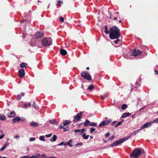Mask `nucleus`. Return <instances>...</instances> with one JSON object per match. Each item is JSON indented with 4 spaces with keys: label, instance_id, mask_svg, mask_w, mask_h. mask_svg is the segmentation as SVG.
<instances>
[{
    "label": "nucleus",
    "instance_id": "nucleus-1",
    "mask_svg": "<svg viewBox=\"0 0 158 158\" xmlns=\"http://www.w3.org/2000/svg\"><path fill=\"white\" fill-rule=\"evenodd\" d=\"M120 36V31L115 26H114L110 29L109 37L111 39H118Z\"/></svg>",
    "mask_w": 158,
    "mask_h": 158
},
{
    "label": "nucleus",
    "instance_id": "nucleus-2",
    "mask_svg": "<svg viewBox=\"0 0 158 158\" xmlns=\"http://www.w3.org/2000/svg\"><path fill=\"white\" fill-rule=\"evenodd\" d=\"M143 150L140 148H136L133 151L132 153L130 154L131 157L133 156L134 158H137L143 152Z\"/></svg>",
    "mask_w": 158,
    "mask_h": 158
},
{
    "label": "nucleus",
    "instance_id": "nucleus-3",
    "mask_svg": "<svg viewBox=\"0 0 158 158\" xmlns=\"http://www.w3.org/2000/svg\"><path fill=\"white\" fill-rule=\"evenodd\" d=\"M131 135H130L127 137H126L124 138L121 139L119 140H117L116 141L114 142L112 144L110 145L111 147L113 146H116L119 144H120L122 143L124 141L127 140L128 139H129Z\"/></svg>",
    "mask_w": 158,
    "mask_h": 158
},
{
    "label": "nucleus",
    "instance_id": "nucleus-4",
    "mask_svg": "<svg viewBox=\"0 0 158 158\" xmlns=\"http://www.w3.org/2000/svg\"><path fill=\"white\" fill-rule=\"evenodd\" d=\"M42 42L43 45L49 46L52 44V40L50 38H47L43 39Z\"/></svg>",
    "mask_w": 158,
    "mask_h": 158
},
{
    "label": "nucleus",
    "instance_id": "nucleus-5",
    "mask_svg": "<svg viewBox=\"0 0 158 158\" xmlns=\"http://www.w3.org/2000/svg\"><path fill=\"white\" fill-rule=\"evenodd\" d=\"M81 76L85 79L89 80H91V77L88 72H82L81 73Z\"/></svg>",
    "mask_w": 158,
    "mask_h": 158
},
{
    "label": "nucleus",
    "instance_id": "nucleus-6",
    "mask_svg": "<svg viewBox=\"0 0 158 158\" xmlns=\"http://www.w3.org/2000/svg\"><path fill=\"white\" fill-rule=\"evenodd\" d=\"M112 121V120L110 119H109L108 120H104L103 121L100 123L99 124V127H102L103 126H106L108 124L110 123Z\"/></svg>",
    "mask_w": 158,
    "mask_h": 158
},
{
    "label": "nucleus",
    "instance_id": "nucleus-7",
    "mask_svg": "<svg viewBox=\"0 0 158 158\" xmlns=\"http://www.w3.org/2000/svg\"><path fill=\"white\" fill-rule=\"evenodd\" d=\"M141 53L142 52L139 51V49H135L131 55H133L134 56H139L141 54Z\"/></svg>",
    "mask_w": 158,
    "mask_h": 158
},
{
    "label": "nucleus",
    "instance_id": "nucleus-8",
    "mask_svg": "<svg viewBox=\"0 0 158 158\" xmlns=\"http://www.w3.org/2000/svg\"><path fill=\"white\" fill-rule=\"evenodd\" d=\"M82 115V113L81 112H80V113L77 114L75 116L73 120V121L76 122H78L81 118Z\"/></svg>",
    "mask_w": 158,
    "mask_h": 158
},
{
    "label": "nucleus",
    "instance_id": "nucleus-9",
    "mask_svg": "<svg viewBox=\"0 0 158 158\" xmlns=\"http://www.w3.org/2000/svg\"><path fill=\"white\" fill-rule=\"evenodd\" d=\"M18 73L19 77L21 78H23L25 76V71L24 69H21L19 70Z\"/></svg>",
    "mask_w": 158,
    "mask_h": 158
},
{
    "label": "nucleus",
    "instance_id": "nucleus-10",
    "mask_svg": "<svg viewBox=\"0 0 158 158\" xmlns=\"http://www.w3.org/2000/svg\"><path fill=\"white\" fill-rule=\"evenodd\" d=\"M44 35V32H43L39 31L37 32L35 35V37L38 39Z\"/></svg>",
    "mask_w": 158,
    "mask_h": 158
},
{
    "label": "nucleus",
    "instance_id": "nucleus-11",
    "mask_svg": "<svg viewBox=\"0 0 158 158\" xmlns=\"http://www.w3.org/2000/svg\"><path fill=\"white\" fill-rule=\"evenodd\" d=\"M152 123L151 122H148L146 123H145L144 125H143V126H142L140 128V129H143L144 128H147L150 127L151 124Z\"/></svg>",
    "mask_w": 158,
    "mask_h": 158
},
{
    "label": "nucleus",
    "instance_id": "nucleus-12",
    "mask_svg": "<svg viewBox=\"0 0 158 158\" xmlns=\"http://www.w3.org/2000/svg\"><path fill=\"white\" fill-rule=\"evenodd\" d=\"M40 156L39 154H37L35 155H33L31 156H24L21 157V158H38Z\"/></svg>",
    "mask_w": 158,
    "mask_h": 158
},
{
    "label": "nucleus",
    "instance_id": "nucleus-13",
    "mask_svg": "<svg viewBox=\"0 0 158 158\" xmlns=\"http://www.w3.org/2000/svg\"><path fill=\"white\" fill-rule=\"evenodd\" d=\"M21 119L18 116H17L16 117H15L13 119H12V122L14 123H15L17 121H20Z\"/></svg>",
    "mask_w": 158,
    "mask_h": 158
},
{
    "label": "nucleus",
    "instance_id": "nucleus-14",
    "mask_svg": "<svg viewBox=\"0 0 158 158\" xmlns=\"http://www.w3.org/2000/svg\"><path fill=\"white\" fill-rule=\"evenodd\" d=\"M15 115V113L14 111H12L10 113H9L8 114V116L9 117H13Z\"/></svg>",
    "mask_w": 158,
    "mask_h": 158
},
{
    "label": "nucleus",
    "instance_id": "nucleus-15",
    "mask_svg": "<svg viewBox=\"0 0 158 158\" xmlns=\"http://www.w3.org/2000/svg\"><path fill=\"white\" fill-rule=\"evenodd\" d=\"M30 125L31 126L33 127H38V123L34 122H32L30 123Z\"/></svg>",
    "mask_w": 158,
    "mask_h": 158
},
{
    "label": "nucleus",
    "instance_id": "nucleus-16",
    "mask_svg": "<svg viewBox=\"0 0 158 158\" xmlns=\"http://www.w3.org/2000/svg\"><path fill=\"white\" fill-rule=\"evenodd\" d=\"M9 144V143H8L4 144L2 147L0 149V150L1 151H3L5 148H6Z\"/></svg>",
    "mask_w": 158,
    "mask_h": 158
},
{
    "label": "nucleus",
    "instance_id": "nucleus-17",
    "mask_svg": "<svg viewBox=\"0 0 158 158\" xmlns=\"http://www.w3.org/2000/svg\"><path fill=\"white\" fill-rule=\"evenodd\" d=\"M60 52L61 54L63 56H64L67 54V51L64 49H62L60 50Z\"/></svg>",
    "mask_w": 158,
    "mask_h": 158
},
{
    "label": "nucleus",
    "instance_id": "nucleus-18",
    "mask_svg": "<svg viewBox=\"0 0 158 158\" xmlns=\"http://www.w3.org/2000/svg\"><path fill=\"white\" fill-rule=\"evenodd\" d=\"M57 136L56 135H54L51 138L50 141L52 142H53L56 141Z\"/></svg>",
    "mask_w": 158,
    "mask_h": 158
},
{
    "label": "nucleus",
    "instance_id": "nucleus-19",
    "mask_svg": "<svg viewBox=\"0 0 158 158\" xmlns=\"http://www.w3.org/2000/svg\"><path fill=\"white\" fill-rule=\"evenodd\" d=\"M130 115L131 114L129 113L128 112L124 113L122 115L121 117L125 118L128 116H130Z\"/></svg>",
    "mask_w": 158,
    "mask_h": 158
},
{
    "label": "nucleus",
    "instance_id": "nucleus-20",
    "mask_svg": "<svg viewBox=\"0 0 158 158\" xmlns=\"http://www.w3.org/2000/svg\"><path fill=\"white\" fill-rule=\"evenodd\" d=\"M25 94L24 93H22L20 95H18L16 96L17 99L18 100H20L21 98V96H24Z\"/></svg>",
    "mask_w": 158,
    "mask_h": 158
},
{
    "label": "nucleus",
    "instance_id": "nucleus-21",
    "mask_svg": "<svg viewBox=\"0 0 158 158\" xmlns=\"http://www.w3.org/2000/svg\"><path fill=\"white\" fill-rule=\"evenodd\" d=\"M82 136L84 139H86L89 138V135H86V133H84L82 134Z\"/></svg>",
    "mask_w": 158,
    "mask_h": 158
},
{
    "label": "nucleus",
    "instance_id": "nucleus-22",
    "mask_svg": "<svg viewBox=\"0 0 158 158\" xmlns=\"http://www.w3.org/2000/svg\"><path fill=\"white\" fill-rule=\"evenodd\" d=\"M94 89V86L93 85H89L88 88V89L90 91H91Z\"/></svg>",
    "mask_w": 158,
    "mask_h": 158
},
{
    "label": "nucleus",
    "instance_id": "nucleus-23",
    "mask_svg": "<svg viewBox=\"0 0 158 158\" xmlns=\"http://www.w3.org/2000/svg\"><path fill=\"white\" fill-rule=\"evenodd\" d=\"M72 141L71 140H69L68 142H67L66 144H65L64 145H68L70 147H72V145L71 144V143L72 142Z\"/></svg>",
    "mask_w": 158,
    "mask_h": 158
},
{
    "label": "nucleus",
    "instance_id": "nucleus-24",
    "mask_svg": "<svg viewBox=\"0 0 158 158\" xmlns=\"http://www.w3.org/2000/svg\"><path fill=\"white\" fill-rule=\"evenodd\" d=\"M70 123V121L68 120H66L64 122L63 125L64 126H66Z\"/></svg>",
    "mask_w": 158,
    "mask_h": 158
},
{
    "label": "nucleus",
    "instance_id": "nucleus-25",
    "mask_svg": "<svg viewBox=\"0 0 158 158\" xmlns=\"http://www.w3.org/2000/svg\"><path fill=\"white\" fill-rule=\"evenodd\" d=\"M90 122L88 120H86L84 123V125L85 126H88Z\"/></svg>",
    "mask_w": 158,
    "mask_h": 158
},
{
    "label": "nucleus",
    "instance_id": "nucleus-26",
    "mask_svg": "<svg viewBox=\"0 0 158 158\" xmlns=\"http://www.w3.org/2000/svg\"><path fill=\"white\" fill-rule=\"evenodd\" d=\"M31 105V103H28V104H25L23 106V107L25 108H27L30 106Z\"/></svg>",
    "mask_w": 158,
    "mask_h": 158
},
{
    "label": "nucleus",
    "instance_id": "nucleus-27",
    "mask_svg": "<svg viewBox=\"0 0 158 158\" xmlns=\"http://www.w3.org/2000/svg\"><path fill=\"white\" fill-rule=\"evenodd\" d=\"M27 66V64L25 63H22L20 64V66L22 68L25 67Z\"/></svg>",
    "mask_w": 158,
    "mask_h": 158
},
{
    "label": "nucleus",
    "instance_id": "nucleus-28",
    "mask_svg": "<svg viewBox=\"0 0 158 158\" xmlns=\"http://www.w3.org/2000/svg\"><path fill=\"white\" fill-rule=\"evenodd\" d=\"M39 139L40 140L44 141H45V137L44 136H41L40 137Z\"/></svg>",
    "mask_w": 158,
    "mask_h": 158
},
{
    "label": "nucleus",
    "instance_id": "nucleus-29",
    "mask_svg": "<svg viewBox=\"0 0 158 158\" xmlns=\"http://www.w3.org/2000/svg\"><path fill=\"white\" fill-rule=\"evenodd\" d=\"M140 130V129L137 130H136L134 131L132 133V135H136V134H137V133H138L139 132V131Z\"/></svg>",
    "mask_w": 158,
    "mask_h": 158
},
{
    "label": "nucleus",
    "instance_id": "nucleus-30",
    "mask_svg": "<svg viewBox=\"0 0 158 158\" xmlns=\"http://www.w3.org/2000/svg\"><path fill=\"white\" fill-rule=\"evenodd\" d=\"M6 118V117L3 114L1 115V116H0V119L1 120H5Z\"/></svg>",
    "mask_w": 158,
    "mask_h": 158
},
{
    "label": "nucleus",
    "instance_id": "nucleus-31",
    "mask_svg": "<svg viewBox=\"0 0 158 158\" xmlns=\"http://www.w3.org/2000/svg\"><path fill=\"white\" fill-rule=\"evenodd\" d=\"M105 33L106 34H108L110 31L107 30V26H105Z\"/></svg>",
    "mask_w": 158,
    "mask_h": 158
},
{
    "label": "nucleus",
    "instance_id": "nucleus-32",
    "mask_svg": "<svg viewBox=\"0 0 158 158\" xmlns=\"http://www.w3.org/2000/svg\"><path fill=\"white\" fill-rule=\"evenodd\" d=\"M89 125L91 126L96 127L97 125V124L94 123H89Z\"/></svg>",
    "mask_w": 158,
    "mask_h": 158
},
{
    "label": "nucleus",
    "instance_id": "nucleus-33",
    "mask_svg": "<svg viewBox=\"0 0 158 158\" xmlns=\"http://www.w3.org/2000/svg\"><path fill=\"white\" fill-rule=\"evenodd\" d=\"M123 122V121H120V122H119L116 125H115V127H117L118 126H120V125H121L122 123Z\"/></svg>",
    "mask_w": 158,
    "mask_h": 158
},
{
    "label": "nucleus",
    "instance_id": "nucleus-34",
    "mask_svg": "<svg viewBox=\"0 0 158 158\" xmlns=\"http://www.w3.org/2000/svg\"><path fill=\"white\" fill-rule=\"evenodd\" d=\"M35 137H31L29 138V140L30 141L32 142L35 140Z\"/></svg>",
    "mask_w": 158,
    "mask_h": 158
},
{
    "label": "nucleus",
    "instance_id": "nucleus-35",
    "mask_svg": "<svg viewBox=\"0 0 158 158\" xmlns=\"http://www.w3.org/2000/svg\"><path fill=\"white\" fill-rule=\"evenodd\" d=\"M127 106L126 104H123L122 106V109L123 110H125L127 108Z\"/></svg>",
    "mask_w": 158,
    "mask_h": 158
},
{
    "label": "nucleus",
    "instance_id": "nucleus-36",
    "mask_svg": "<svg viewBox=\"0 0 158 158\" xmlns=\"http://www.w3.org/2000/svg\"><path fill=\"white\" fill-rule=\"evenodd\" d=\"M63 3V2L62 1H59L58 2V4H57V6L58 7H59L60 6V4H62Z\"/></svg>",
    "mask_w": 158,
    "mask_h": 158
},
{
    "label": "nucleus",
    "instance_id": "nucleus-37",
    "mask_svg": "<svg viewBox=\"0 0 158 158\" xmlns=\"http://www.w3.org/2000/svg\"><path fill=\"white\" fill-rule=\"evenodd\" d=\"M95 130V129L94 128H91L90 130V133H92Z\"/></svg>",
    "mask_w": 158,
    "mask_h": 158
},
{
    "label": "nucleus",
    "instance_id": "nucleus-38",
    "mask_svg": "<svg viewBox=\"0 0 158 158\" xmlns=\"http://www.w3.org/2000/svg\"><path fill=\"white\" fill-rule=\"evenodd\" d=\"M106 95L105 94H104L103 95H102L101 96V99H104L106 97Z\"/></svg>",
    "mask_w": 158,
    "mask_h": 158
},
{
    "label": "nucleus",
    "instance_id": "nucleus-39",
    "mask_svg": "<svg viewBox=\"0 0 158 158\" xmlns=\"http://www.w3.org/2000/svg\"><path fill=\"white\" fill-rule=\"evenodd\" d=\"M49 122L52 124H54L55 123V120H51L49 121Z\"/></svg>",
    "mask_w": 158,
    "mask_h": 158
},
{
    "label": "nucleus",
    "instance_id": "nucleus-40",
    "mask_svg": "<svg viewBox=\"0 0 158 158\" xmlns=\"http://www.w3.org/2000/svg\"><path fill=\"white\" fill-rule=\"evenodd\" d=\"M63 131H67L69 130V128L68 127H64L63 128Z\"/></svg>",
    "mask_w": 158,
    "mask_h": 158
},
{
    "label": "nucleus",
    "instance_id": "nucleus-41",
    "mask_svg": "<svg viewBox=\"0 0 158 158\" xmlns=\"http://www.w3.org/2000/svg\"><path fill=\"white\" fill-rule=\"evenodd\" d=\"M152 123H158V118L154 120Z\"/></svg>",
    "mask_w": 158,
    "mask_h": 158
},
{
    "label": "nucleus",
    "instance_id": "nucleus-42",
    "mask_svg": "<svg viewBox=\"0 0 158 158\" xmlns=\"http://www.w3.org/2000/svg\"><path fill=\"white\" fill-rule=\"evenodd\" d=\"M83 144V143H77L76 145H75V146H78V145H80V146H81Z\"/></svg>",
    "mask_w": 158,
    "mask_h": 158
},
{
    "label": "nucleus",
    "instance_id": "nucleus-43",
    "mask_svg": "<svg viewBox=\"0 0 158 158\" xmlns=\"http://www.w3.org/2000/svg\"><path fill=\"white\" fill-rule=\"evenodd\" d=\"M52 133H51V134H47L45 135V136L47 137H49L52 136Z\"/></svg>",
    "mask_w": 158,
    "mask_h": 158
},
{
    "label": "nucleus",
    "instance_id": "nucleus-44",
    "mask_svg": "<svg viewBox=\"0 0 158 158\" xmlns=\"http://www.w3.org/2000/svg\"><path fill=\"white\" fill-rule=\"evenodd\" d=\"M81 131V130H80V129H77V130H75L74 131V132H76V133H77V132H80Z\"/></svg>",
    "mask_w": 158,
    "mask_h": 158
},
{
    "label": "nucleus",
    "instance_id": "nucleus-45",
    "mask_svg": "<svg viewBox=\"0 0 158 158\" xmlns=\"http://www.w3.org/2000/svg\"><path fill=\"white\" fill-rule=\"evenodd\" d=\"M117 39L114 41V43L116 44H117L118 43V42L120 41L118 39Z\"/></svg>",
    "mask_w": 158,
    "mask_h": 158
},
{
    "label": "nucleus",
    "instance_id": "nucleus-46",
    "mask_svg": "<svg viewBox=\"0 0 158 158\" xmlns=\"http://www.w3.org/2000/svg\"><path fill=\"white\" fill-rule=\"evenodd\" d=\"M60 21L63 22L64 21V19L62 17H61L60 18Z\"/></svg>",
    "mask_w": 158,
    "mask_h": 158
},
{
    "label": "nucleus",
    "instance_id": "nucleus-47",
    "mask_svg": "<svg viewBox=\"0 0 158 158\" xmlns=\"http://www.w3.org/2000/svg\"><path fill=\"white\" fill-rule=\"evenodd\" d=\"M5 135V134H2V135H0V139H2Z\"/></svg>",
    "mask_w": 158,
    "mask_h": 158
},
{
    "label": "nucleus",
    "instance_id": "nucleus-48",
    "mask_svg": "<svg viewBox=\"0 0 158 158\" xmlns=\"http://www.w3.org/2000/svg\"><path fill=\"white\" fill-rule=\"evenodd\" d=\"M146 107V106H144L143 107L141 108L139 110V112H140L141 111V110L143 109H144Z\"/></svg>",
    "mask_w": 158,
    "mask_h": 158
},
{
    "label": "nucleus",
    "instance_id": "nucleus-49",
    "mask_svg": "<svg viewBox=\"0 0 158 158\" xmlns=\"http://www.w3.org/2000/svg\"><path fill=\"white\" fill-rule=\"evenodd\" d=\"M32 107H34V108H35V102H33V103L32 105Z\"/></svg>",
    "mask_w": 158,
    "mask_h": 158
},
{
    "label": "nucleus",
    "instance_id": "nucleus-50",
    "mask_svg": "<svg viewBox=\"0 0 158 158\" xmlns=\"http://www.w3.org/2000/svg\"><path fill=\"white\" fill-rule=\"evenodd\" d=\"M64 144V142H61L58 144L59 146H61Z\"/></svg>",
    "mask_w": 158,
    "mask_h": 158
},
{
    "label": "nucleus",
    "instance_id": "nucleus-51",
    "mask_svg": "<svg viewBox=\"0 0 158 158\" xmlns=\"http://www.w3.org/2000/svg\"><path fill=\"white\" fill-rule=\"evenodd\" d=\"M110 135V133H107L106 134V137H108Z\"/></svg>",
    "mask_w": 158,
    "mask_h": 158
},
{
    "label": "nucleus",
    "instance_id": "nucleus-52",
    "mask_svg": "<svg viewBox=\"0 0 158 158\" xmlns=\"http://www.w3.org/2000/svg\"><path fill=\"white\" fill-rule=\"evenodd\" d=\"M19 135H17L16 136H15V137H14V138H15V139H17L18 138H19Z\"/></svg>",
    "mask_w": 158,
    "mask_h": 158
},
{
    "label": "nucleus",
    "instance_id": "nucleus-53",
    "mask_svg": "<svg viewBox=\"0 0 158 158\" xmlns=\"http://www.w3.org/2000/svg\"><path fill=\"white\" fill-rule=\"evenodd\" d=\"M155 73L156 74H158V72L156 70H155Z\"/></svg>",
    "mask_w": 158,
    "mask_h": 158
},
{
    "label": "nucleus",
    "instance_id": "nucleus-54",
    "mask_svg": "<svg viewBox=\"0 0 158 158\" xmlns=\"http://www.w3.org/2000/svg\"><path fill=\"white\" fill-rule=\"evenodd\" d=\"M85 131V129H84V128H83L81 130V132L82 133H83V132H84Z\"/></svg>",
    "mask_w": 158,
    "mask_h": 158
},
{
    "label": "nucleus",
    "instance_id": "nucleus-55",
    "mask_svg": "<svg viewBox=\"0 0 158 158\" xmlns=\"http://www.w3.org/2000/svg\"><path fill=\"white\" fill-rule=\"evenodd\" d=\"M114 138V135L112 136L110 138L111 140H112Z\"/></svg>",
    "mask_w": 158,
    "mask_h": 158
},
{
    "label": "nucleus",
    "instance_id": "nucleus-56",
    "mask_svg": "<svg viewBox=\"0 0 158 158\" xmlns=\"http://www.w3.org/2000/svg\"><path fill=\"white\" fill-rule=\"evenodd\" d=\"M55 123L56 125H57L58 124V122L55 121Z\"/></svg>",
    "mask_w": 158,
    "mask_h": 158
},
{
    "label": "nucleus",
    "instance_id": "nucleus-57",
    "mask_svg": "<svg viewBox=\"0 0 158 158\" xmlns=\"http://www.w3.org/2000/svg\"><path fill=\"white\" fill-rule=\"evenodd\" d=\"M60 128L61 129V128H63V126L62 125H61L60 126Z\"/></svg>",
    "mask_w": 158,
    "mask_h": 158
},
{
    "label": "nucleus",
    "instance_id": "nucleus-58",
    "mask_svg": "<svg viewBox=\"0 0 158 158\" xmlns=\"http://www.w3.org/2000/svg\"><path fill=\"white\" fill-rule=\"evenodd\" d=\"M116 123V122L115 121H114L112 122V124L113 125L114 124Z\"/></svg>",
    "mask_w": 158,
    "mask_h": 158
},
{
    "label": "nucleus",
    "instance_id": "nucleus-59",
    "mask_svg": "<svg viewBox=\"0 0 158 158\" xmlns=\"http://www.w3.org/2000/svg\"><path fill=\"white\" fill-rule=\"evenodd\" d=\"M117 19V17H115L114 18V20H115L116 19Z\"/></svg>",
    "mask_w": 158,
    "mask_h": 158
},
{
    "label": "nucleus",
    "instance_id": "nucleus-60",
    "mask_svg": "<svg viewBox=\"0 0 158 158\" xmlns=\"http://www.w3.org/2000/svg\"><path fill=\"white\" fill-rule=\"evenodd\" d=\"M103 141L105 143H106L107 142V141H105V140H103Z\"/></svg>",
    "mask_w": 158,
    "mask_h": 158
},
{
    "label": "nucleus",
    "instance_id": "nucleus-61",
    "mask_svg": "<svg viewBox=\"0 0 158 158\" xmlns=\"http://www.w3.org/2000/svg\"><path fill=\"white\" fill-rule=\"evenodd\" d=\"M116 13L118 15V14H119V12H116Z\"/></svg>",
    "mask_w": 158,
    "mask_h": 158
},
{
    "label": "nucleus",
    "instance_id": "nucleus-62",
    "mask_svg": "<svg viewBox=\"0 0 158 158\" xmlns=\"http://www.w3.org/2000/svg\"><path fill=\"white\" fill-rule=\"evenodd\" d=\"M135 114L133 115H132V118H133L134 116H135Z\"/></svg>",
    "mask_w": 158,
    "mask_h": 158
},
{
    "label": "nucleus",
    "instance_id": "nucleus-63",
    "mask_svg": "<svg viewBox=\"0 0 158 158\" xmlns=\"http://www.w3.org/2000/svg\"><path fill=\"white\" fill-rule=\"evenodd\" d=\"M90 138L91 139H92L93 138V137L92 136H90Z\"/></svg>",
    "mask_w": 158,
    "mask_h": 158
},
{
    "label": "nucleus",
    "instance_id": "nucleus-64",
    "mask_svg": "<svg viewBox=\"0 0 158 158\" xmlns=\"http://www.w3.org/2000/svg\"><path fill=\"white\" fill-rule=\"evenodd\" d=\"M89 69V67H87L86 68V69L88 70Z\"/></svg>",
    "mask_w": 158,
    "mask_h": 158
}]
</instances>
